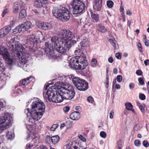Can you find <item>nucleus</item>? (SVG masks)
<instances>
[{
    "label": "nucleus",
    "mask_w": 149,
    "mask_h": 149,
    "mask_svg": "<svg viewBox=\"0 0 149 149\" xmlns=\"http://www.w3.org/2000/svg\"><path fill=\"white\" fill-rule=\"evenodd\" d=\"M12 118L8 113H5L0 117V130H3L10 126Z\"/></svg>",
    "instance_id": "obj_9"
},
{
    "label": "nucleus",
    "mask_w": 149,
    "mask_h": 149,
    "mask_svg": "<svg viewBox=\"0 0 149 149\" xmlns=\"http://www.w3.org/2000/svg\"><path fill=\"white\" fill-rule=\"evenodd\" d=\"M29 40L30 44L34 45L38 43L40 41V39L38 38L34 35L32 34L30 36Z\"/></svg>",
    "instance_id": "obj_17"
},
{
    "label": "nucleus",
    "mask_w": 149,
    "mask_h": 149,
    "mask_svg": "<svg viewBox=\"0 0 149 149\" xmlns=\"http://www.w3.org/2000/svg\"><path fill=\"white\" fill-rule=\"evenodd\" d=\"M91 17L92 19L95 22H98L99 20V15L92 12H91Z\"/></svg>",
    "instance_id": "obj_29"
},
{
    "label": "nucleus",
    "mask_w": 149,
    "mask_h": 149,
    "mask_svg": "<svg viewBox=\"0 0 149 149\" xmlns=\"http://www.w3.org/2000/svg\"><path fill=\"white\" fill-rule=\"evenodd\" d=\"M58 125L56 124H55L53 125L52 127L50 129V130L52 131H54L55 130V129L58 127Z\"/></svg>",
    "instance_id": "obj_45"
},
{
    "label": "nucleus",
    "mask_w": 149,
    "mask_h": 149,
    "mask_svg": "<svg viewBox=\"0 0 149 149\" xmlns=\"http://www.w3.org/2000/svg\"><path fill=\"white\" fill-rule=\"evenodd\" d=\"M59 137L58 135L52 136L51 142L54 144L57 143L59 141Z\"/></svg>",
    "instance_id": "obj_27"
},
{
    "label": "nucleus",
    "mask_w": 149,
    "mask_h": 149,
    "mask_svg": "<svg viewBox=\"0 0 149 149\" xmlns=\"http://www.w3.org/2000/svg\"><path fill=\"white\" fill-rule=\"evenodd\" d=\"M98 30L102 32H105L107 30L104 26L102 25H99L98 26Z\"/></svg>",
    "instance_id": "obj_34"
},
{
    "label": "nucleus",
    "mask_w": 149,
    "mask_h": 149,
    "mask_svg": "<svg viewBox=\"0 0 149 149\" xmlns=\"http://www.w3.org/2000/svg\"><path fill=\"white\" fill-rule=\"evenodd\" d=\"M24 30L23 29L22 25V24H19L15 28L13 29V33H20L21 32H24Z\"/></svg>",
    "instance_id": "obj_24"
},
{
    "label": "nucleus",
    "mask_w": 149,
    "mask_h": 149,
    "mask_svg": "<svg viewBox=\"0 0 149 149\" xmlns=\"http://www.w3.org/2000/svg\"><path fill=\"white\" fill-rule=\"evenodd\" d=\"M52 137L50 136H47L46 138V141L48 143H49L51 142Z\"/></svg>",
    "instance_id": "obj_40"
},
{
    "label": "nucleus",
    "mask_w": 149,
    "mask_h": 149,
    "mask_svg": "<svg viewBox=\"0 0 149 149\" xmlns=\"http://www.w3.org/2000/svg\"><path fill=\"white\" fill-rule=\"evenodd\" d=\"M78 137L82 141L85 142L86 141V139L81 135L79 134Z\"/></svg>",
    "instance_id": "obj_49"
},
{
    "label": "nucleus",
    "mask_w": 149,
    "mask_h": 149,
    "mask_svg": "<svg viewBox=\"0 0 149 149\" xmlns=\"http://www.w3.org/2000/svg\"><path fill=\"white\" fill-rule=\"evenodd\" d=\"M138 81L139 84L141 85H143L144 84V80L142 77H140L139 78Z\"/></svg>",
    "instance_id": "obj_43"
},
{
    "label": "nucleus",
    "mask_w": 149,
    "mask_h": 149,
    "mask_svg": "<svg viewBox=\"0 0 149 149\" xmlns=\"http://www.w3.org/2000/svg\"><path fill=\"white\" fill-rule=\"evenodd\" d=\"M57 88V87L55 85L49 87L44 97L47 100L54 102H62L64 99L63 94L60 92V90L58 91L55 90Z\"/></svg>",
    "instance_id": "obj_4"
},
{
    "label": "nucleus",
    "mask_w": 149,
    "mask_h": 149,
    "mask_svg": "<svg viewBox=\"0 0 149 149\" xmlns=\"http://www.w3.org/2000/svg\"><path fill=\"white\" fill-rule=\"evenodd\" d=\"M63 110L64 112H68L70 110V107L68 106L64 108Z\"/></svg>",
    "instance_id": "obj_56"
},
{
    "label": "nucleus",
    "mask_w": 149,
    "mask_h": 149,
    "mask_svg": "<svg viewBox=\"0 0 149 149\" xmlns=\"http://www.w3.org/2000/svg\"><path fill=\"white\" fill-rule=\"evenodd\" d=\"M97 61L95 59H93L91 62L92 66L93 67L97 65Z\"/></svg>",
    "instance_id": "obj_37"
},
{
    "label": "nucleus",
    "mask_w": 149,
    "mask_h": 149,
    "mask_svg": "<svg viewBox=\"0 0 149 149\" xmlns=\"http://www.w3.org/2000/svg\"><path fill=\"white\" fill-rule=\"evenodd\" d=\"M26 15V10L24 9H22L19 13V16L20 18H23Z\"/></svg>",
    "instance_id": "obj_31"
},
{
    "label": "nucleus",
    "mask_w": 149,
    "mask_h": 149,
    "mask_svg": "<svg viewBox=\"0 0 149 149\" xmlns=\"http://www.w3.org/2000/svg\"><path fill=\"white\" fill-rule=\"evenodd\" d=\"M24 3L22 2L21 1L19 2H15L14 3L13 6V12L15 14L17 13L19 10V6L21 5V6L23 7L24 6Z\"/></svg>",
    "instance_id": "obj_16"
},
{
    "label": "nucleus",
    "mask_w": 149,
    "mask_h": 149,
    "mask_svg": "<svg viewBox=\"0 0 149 149\" xmlns=\"http://www.w3.org/2000/svg\"><path fill=\"white\" fill-rule=\"evenodd\" d=\"M88 65V62H80L76 66L75 69L83 70L85 69Z\"/></svg>",
    "instance_id": "obj_18"
},
{
    "label": "nucleus",
    "mask_w": 149,
    "mask_h": 149,
    "mask_svg": "<svg viewBox=\"0 0 149 149\" xmlns=\"http://www.w3.org/2000/svg\"><path fill=\"white\" fill-rule=\"evenodd\" d=\"M102 0H95L93 3L94 10L98 11L100 10L102 6Z\"/></svg>",
    "instance_id": "obj_13"
},
{
    "label": "nucleus",
    "mask_w": 149,
    "mask_h": 149,
    "mask_svg": "<svg viewBox=\"0 0 149 149\" xmlns=\"http://www.w3.org/2000/svg\"><path fill=\"white\" fill-rule=\"evenodd\" d=\"M88 101L91 103H92L93 101V97L91 96H89L87 98Z\"/></svg>",
    "instance_id": "obj_52"
},
{
    "label": "nucleus",
    "mask_w": 149,
    "mask_h": 149,
    "mask_svg": "<svg viewBox=\"0 0 149 149\" xmlns=\"http://www.w3.org/2000/svg\"><path fill=\"white\" fill-rule=\"evenodd\" d=\"M45 106L40 100H38L33 102L31 105L30 111L29 108L25 110L27 113L28 124L26 125L27 128L29 130L31 126L35 124L42 117L45 110Z\"/></svg>",
    "instance_id": "obj_2"
},
{
    "label": "nucleus",
    "mask_w": 149,
    "mask_h": 149,
    "mask_svg": "<svg viewBox=\"0 0 149 149\" xmlns=\"http://www.w3.org/2000/svg\"><path fill=\"white\" fill-rule=\"evenodd\" d=\"M121 17L123 18V21L124 22H125V18L124 14H123V13L122 14H121Z\"/></svg>",
    "instance_id": "obj_60"
},
{
    "label": "nucleus",
    "mask_w": 149,
    "mask_h": 149,
    "mask_svg": "<svg viewBox=\"0 0 149 149\" xmlns=\"http://www.w3.org/2000/svg\"><path fill=\"white\" fill-rule=\"evenodd\" d=\"M60 92L63 94L65 99L70 100L74 98L75 92L73 88L71 86H67L62 87Z\"/></svg>",
    "instance_id": "obj_8"
},
{
    "label": "nucleus",
    "mask_w": 149,
    "mask_h": 149,
    "mask_svg": "<svg viewBox=\"0 0 149 149\" xmlns=\"http://www.w3.org/2000/svg\"><path fill=\"white\" fill-rule=\"evenodd\" d=\"M100 136L102 138H105L107 136V134L106 133L102 131L100 132Z\"/></svg>",
    "instance_id": "obj_46"
},
{
    "label": "nucleus",
    "mask_w": 149,
    "mask_h": 149,
    "mask_svg": "<svg viewBox=\"0 0 149 149\" xmlns=\"http://www.w3.org/2000/svg\"><path fill=\"white\" fill-rule=\"evenodd\" d=\"M116 57L117 58L120 59L121 58V55L119 53H117L116 54Z\"/></svg>",
    "instance_id": "obj_54"
},
{
    "label": "nucleus",
    "mask_w": 149,
    "mask_h": 149,
    "mask_svg": "<svg viewBox=\"0 0 149 149\" xmlns=\"http://www.w3.org/2000/svg\"><path fill=\"white\" fill-rule=\"evenodd\" d=\"M108 40L115 49L118 48L119 47L118 44L113 37H112V38L109 39Z\"/></svg>",
    "instance_id": "obj_23"
},
{
    "label": "nucleus",
    "mask_w": 149,
    "mask_h": 149,
    "mask_svg": "<svg viewBox=\"0 0 149 149\" xmlns=\"http://www.w3.org/2000/svg\"><path fill=\"white\" fill-rule=\"evenodd\" d=\"M134 145L136 146H139L141 145V142L138 140H135L134 142Z\"/></svg>",
    "instance_id": "obj_39"
},
{
    "label": "nucleus",
    "mask_w": 149,
    "mask_h": 149,
    "mask_svg": "<svg viewBox=\"0 0 149 149\" xmlns=\"http://www.w3.org/2000/svg\"><path fill=\"white\" fill-rule=\"evenodd\" d=\"M107 4L108 7L111 8H112L113 6V3L112 1L109 0L107 2Z\"/></svg>",
    "instance_id": "obj_35"
},
{
    "label": "nucleus",
    "mask_w": 149,
    "mask_h": 149,
    "mask_svg": "<svg viewBox=\"0 0 149 149\" xmlns=\"http://www.w3.org/2000/svg\"><path fill=\"white\" fill-rule=\"evenodd\" d=\"M7 46L9 50L14 52V54L18 53H20L21 55L26 56L24 48L18 41L11 39L8 42Z\"/></svg>",
    "instance_id": "obj_6"
},
{
    "label": "nucleus",
    "mask_w": 149,
    "mask_h": 149,
    "mask_svg": "<svg viewBox=\"0 0 149 149\" xmlns=\"http://www.w3.org/2000/svg\"><path fill=\"white\" fill-rule=\"evenodd\" d=\"M6 63L10 65H13L17 62H19L22 65L21 66L24 70L25 69L27 64V58L25 55H21L20 53L14 54V56H10L9 53L3 58Z\"/></svg>",
    "instance_id": "obj_3"
},
{
    "label": "nucleus",
    "mask_w": 149,
    "mask_h": 149,
    "mask_svg": "<svg viewBox=\"0 0 149 149\" xmlns=\"http://www.w3.org/2000/svg\"><path fill=\"white\" fill-rule=\"evenodd\" d=\"M82 54L80 56H77V58H78L79 63L80 62H88L86 56L84 54V53H81Z\"/></svg>",
    "instance_id": "obj_22"
},
{
    "label": "nucleus",
    "mask_w": 149,
    "mask_h": 149,
    "mask_svg": "<svg viewBox=\"0 0 149 149\" xmlns=\"http://www.w3.org/2000/svg\"><path fill=\"white\" fill-rule=\"evenodd\" d=\"M37 26L40 28L45 30L51 29L53 28V26L50 23H46L42 21H38L36 22Z\"/></svg>",
    "instance_id": "obj_12"
},
{
    "label": "nucleus",
    "mask_w": 149,
    "mask_h": 149,
    "mask_svg": "<svg viewBox=\"0 0 149 149\" xmlns=\"http://www.w3.org/2000/svg\"><path fill=\"white\" fill-rule=\"evenodd\" d=\"M78 60L77 56L71 58L70 61V65L72 68L75 69L78 64Z\"/></svg>",
    "instance_id": "obj_14"
},
{
    "label": "nucleus",
    "mask_w": 149,
    "mask_h": 149,
    "mask_svg": "<svg viewBox=\"0 0 149 149\" xmlns=\"http://www.w3.org/2000/svg\"><path fill=\"white\" fill-rule=\"evenodd\" d=\"M139 97L140 99L142 100H144L146 98L145 95L143 94H140L139 95Z\"/></svg>",
    "instance_id": "obj_47"
},
{
    "label": "nucleus",
    "mask_w": 149,
    "mask_h": 149,
    "mask_svg": "<svg viewBox=\"0 0 149 149\" xmlns=\"http://www.w3.org/2000/svg\"><path fill=\"white\" fill-rule=\"evenodd\" d=\"M142 144L143 146L146 148H147L149 146V143L146 140H144L143 141Z\"/></svg>",
    "instance_id": "obj_42"
},
{
    "label": "nucleus",
    "mask_w": 149,
    "mask_h": 149,
    "mask_svg": "<svg viewBox=\"0 0 149 149\" xmlns=\"http://www.w3.org/2000/svg\"><path fill=\"white\" fill-rule=\"evenodd\" d=\"M22 25L23 29L24 31L30 29L32 26L31 23L29 21H27L22 24Z\"/></svg>",
    "instance_id": "obj_20"
},
{
    "label": "nucleus",
    "mask_w": 149,
    "mask_h": 149,
    "mask_svg": "<svg viewBox=\"0 0 149 149\" xmlns=\"http://www.w3.org/2000/svg\"><path fill=\"white\" fill-rule=\"evenodd\" d=\"M89 42L87 39H84L80 43L79 46H81V47H87L89 46Z\"/></svg>",
    "instance_id": "obj_26"
},
{
    "label": "nucleus",
    "mask_w": 149,
    "mask_h": 149,
    "mask_svg": "<svg viewBox=\"0 0 149 149\" xmlns=\"http://www.w3.org/2000/svg\"><path fill=\"white\" fill-rule=\"evenodd\" d=\"M6 136L8 139H13L14 137V134L13 133L9 131L6 132Z\"/></svg>",
    "instance_id": "obj_30"
},
{
    "label": "nucleus",
    "mask_w": 149,
    "mask_h": 149,
    "mask_svg": "<svg viewBox=\"0 0 149 149\" xmlns=\"http://www.w3.org/2000/svg\"><path fill=\"white\" fill-rule=\"evenodd\" d=\"M108 61L109 63H112L113 61V60L112 57H109L108 58Z\"/></svg>",
    "instance_id": "obj_58"
},
{
    "label": "nucleus",
    "mask_w": 149,
    "mask_h": 149,
    "mask_svg": "<svg viewBox=\"0 0 149 149\" xmlns=\"http://www.w3.org/2000/svg\"><path fill=\"white\" fill-rule=\"evenodd\" d=\"M114 114V111H113L111 110L110 111L109 113V118L110 119H113V115Z\"/></svg>",
    "instance_id": "obj_48"
},
{
    "label": "nucleus",
    "mask_w": 149,
    "mask_h": 149,
    "mask_svg": "<svg viewBox=\"0 0 149 149\" xmlns=\"http://www.w3.org/2000/svg\"><path fill=\"white\" fill-rule=\"evenodd\" d=\"M31 78V77L26 79H24L22 81V84L24 85H27L30 82L29 79Z\"/></svg>",
    "instance_id": "obj_32"
},
{
    "label": "nucleus",
    "mask_w": 149,
    "mask_h": 149,
    "mask_svg": "<svg viewBox=\"0 0 149 149\" xmlns=\"http://www.w3.org/2000/svg\"><path fill=\"white\" fill-rule=\"evenodd\" d=\"M142 73V72L141 70H138L136 72V74L138 76L141 75Z\"/></svg>",
    "instance_id": "obj_51"
},
{
    "label": "nucleus",
    "mask_w": 149,
    "mask_h": 149,
    "mask_svg": "<svg viewBox=\"0 0 149 149\" xmlns=\"http://www.w3.org/2000/svg\"><path fill=\"white\" fill-rule=\"evenodd\" d=\"M123 79V77L121 75H118L116 77V79L118 82H121Z\"/></svg>",
    "instance_id": "obj_44"
},
{
    "label": "nucleus",
    "mask_w": 149,
    "mask_h": 149,
    "mask_svg": "<svg viewBox=\"0 0 149 149\" xmlns=\"http://www.w3.org/2000/svg\"><path fill=\"white\" fill-rule=\"evenodd\" d=\"M129 86L130 89H132L134 87L135 85L133 83H131L129 84Z\"/></svg>",
    "instance_id": "obj_53"
},
{
    "label": "nucleus",
    "mask_w": 149,
    "mask_h": 149,
    "mask_svg": "<svg viewBox=\"0 0 149 149\" xmlns=\"http://www.w3.org/2000/svg\"><path fill=\"white\" fill-rule=\"evenodd\" d=\"M52 13L54 16L63 22L67 21L70 17L69 10L64 7L58 9L54 8L52 10Z\"/></svg>",
    "instance_id": "obj_5"
},
{
    "label": "nucleus",
    "mask_w": 149,
    "mask_h": 149,
    "mask_svg": "<svg viewBox=\"0 0 149 149\" xmlns=\"http://www.w3.org/2000/svg\"><path fill=\"white\" fill-rule=\"evenodd\" d=\"M126 108L128 110H130L132 109V108L133 107V106L130 102L126 103L125 104Z\"/></svg>",
    "instance_id": "obj_33"
},
{
    "label": "nucleus",
    "mask_w": 149,
    "mask_h": 149,
    "mask_svg": "<svg viewBox=\"0 0 149 149\" xmlns=\"http://www.w3.org/2000/svg\"><path fill=\"white\" fill-rule=\"evenodd\" d=\"M74 85L78 90L84 91L88 88V84L86 81L78 77H75L72 79Z\"/></svg>",
    "instance_id": "obj_10"
},
{
    "label": "nucleus",
    "mask_w": 149,
    "mask_h": 149,
    "mask_svg": "<svg viewBox=\"0 0 149 149\" xmlns=\"http://www.w3.org/2000/svg\"><path fill=\"white\" fill-rule=\"evenodd\" d=\"M137 46L138 47V49L140 52H143V50L142 49L141 45L140 43H139L137 45Z\"/></svg>",
    "instance_id": "obj_50"
},
{
    "label": "nucleus",
    "mask_w": 149,
    "mask_h": 149,
    "mask_svg": "<svg viewBox=\"0 0 149 149\" xmlns=\"http://www.w3.org/2000/svg\"><path fill=\"white\" fill-rule=\"evenodd\" d=\"M122 146V141L120 139L117 141V149H121Z\"/></svg>",
    "instance_id": "obj_36"
},
{
    "label": "nucleus",
    "mask_w": 149,
    "mask_h": 149,
    "mask_svg": "<svg viewBox=\"0 0 149 149\" xmlns=\"http://www.w3.org/2000/svg\"><path fill=\"white\" fill-rule=\"evenodd\" d=\"M43 5H45V4L40 0H35L33 3V6L38 8L42 7Z\"/></svg>",
    "instance_id": "obj_21"
},
{
    "label": "nucleus",
    "mask_w": 149,
    "mask_h": 149,
    "mask_svg": "<svg viewBox=\"0 0 149 149\" xmlns=\"http://www.w3.org/2000/svg\"><path fill=\"white\" fill-rule=\"evenodd\" d=\"M10 12L8 8H6L5 9L2 13V16L3 17L5 15L9 13Z\"/></svg>",
    "instance_id": "obj_38"
},
{
    "label": "nucleus",
    "mask_w": 149,
    "mask_h": 149,
    "mask_svg": "<svg viewBox=\"0 0 149 149\" xmlns=\"http://www.w3.org/2000/svg\"><path fill=\"white\" fill-rule=\"evenodd\" d=\"M70 5L72 7L74 14L81 13L85 10V5L81 0H73Z\"/></svg>",
    "instance_id": "obj_7"
},
{
    "label": "nucleus",
    "mask_w": 149,
    "mask_h": 149,
    "mask_svg": "<svg viewBox=\"0 0 149 149\" xmlns=\"http://www.w3.org/2000/svg\"><path fill=\"white\" fill-rule=\"evenodd\" d=\"M9 53L7 49L2 46H0V55L5 57Z\"/></svg>",
    "instance_id": "obj_25"
},
{
    "label": "nucleus",
    "mask_w": 149,
    "mask_h": 149,
    "mask_svg": "<svg viewBox=\"0 0 149 149\" xmlns=\"http://www.w3.org/2000/svg\"><path fill=\"white\" fill-rule=\"evenodd\" d=\"M43 49L45 53L49 58H54L56 57V55L54 52L53 46L48 42H46L45 44V46Z\"/></svg>",
    "instance_id": "obj_11"
},
{
    "label": "nucleus",
    "mask_w": 149,
    "mask_h": 149,
    "mask_svg": "<svg viewBox=\"0 0 149 149\" xmlns=\"http://www.w3.org/2000/svg\"><path fill=\"white\" fill-rule=\"evenodd\" d=\"M69 145L68 144L64 146L63 148L67 149L68 148V149H72L71 148H69Z\"/></svg>",
    "instance_id": "obj_63"
},
{
    "label": "nucleus",
    "mask_w": 149,
    "mask_h": 149,
    "mask_svg": "<svg viewBox=\"0 0 149 149\" xmlns=\"http://www.w3.org/2000/svg\"><path fill=\"white\" fill-rule=\"evenodd\" d=\"M38 149H47V148L46 146H41Z\"/></svg>",
    "instance_id": "obj_64"
},
{
    "label": "nucleus",
    "mask_w": 149,
    "mask_h": 149,
    "mask_svg": "<svg viewBox=\"0 0 149 149\" xmlns=\"http://www.w3.org/2000/svg\"><path fill=\"white\" fill-rule=\"evenodd\" d=\"M11 27L6 26L2 28L0 30V38L4 37L7 35L11 30Z\"/></svg>",
    "instance_id": "obj_15"
},
{
    "label": "nucleus",
    "mask_w": 149,
    "mask_h": 149,
    "mask_svg": "<svg viewBox=\"0 0 149 149\" xmlns=\"http://www.w3.org/2000/svg\"><path fill=\"white\" fill-rule=\"evenodd\" d=\"M139 109H140V110L141 111V112L142 113H143L144 112V107L141 104L140 105H139Z\"/></svg>",
    "instance_id": "obj_55"
},
{
    "label": "nucleus",
    "mask_w": 149,
    "mask_h": 149,
    "mask_svg": "<svg viewBox=\"0 0 149 149\" xmlns=\"http://www.w3.org/2000/svg\"><path fill=\"white\" fill-rule=\"evenodd\" d=\"M59 37H53L50 40L52 45L59 53L63 54L68 51L78 41V37L69 30H61Z\"/></svg>",
    "instance_id": "obj_1"
},
{
    "label": "nucleus",
    "mask_w": 149,
    "mask_h": 149,
    "mask_svg": "<svg viewBox=\"0 0 149 149\" xmlns=\"http://www.w3.org/2000/svg\"><path fill=\"white\" fill-rule=\"evenodd\" d=\"M105 87L106 88H108L109 87V78L107 76V77H106V80L105 82Z\"/></svg>",
    "instance_id": "obj_41"
},
{
    "label": "nucleus",
    "mask_w": 149,
    "mask_h": 149,
    "mask_svg": "<svg viewBox=\"0 0 149 149\" xmlns=\"http://www.w3.org/2000/svg\"><path fill=\"white\" fill-rule=\"evenodd\" d=\"M81 50L80 49H78L75 50L74 53L76 54H77L78 53L81 52Z\"/></svg>",
    "instance_id": "obj_62"
},
{
    "label": "nucleus",
    "mask_w": 149,
    "mask_h": 149,
    "mask_svg": "<svg viewBox=\"0 0 149 149\" xmlns=\"http://www.w3.org/2000/svg\"><path fill=\"white\" fill-rule=\"evenodd\" d=\"M145 44L147 47L149 46V41L147 40H146L145 41Z\"/></svg>",
    "instance_id": "obj_57"
},
{
    "label": "nucleus",
    "mask_w": 149,
    "mask_h": 149,
    "mask_svg": "<svg viewBox=\"0 0 149 149\" xmlns=\"http://www.w3.org/2000/svg\"><path fill=\"white\" fill-rule=\"evenodd\" d=\"M144 63L145 65L147 66L148 65V64L149 63V60L146 59V60L144 61Z\"/></svg>",
    "instance_id": "obj_61"
},
{
    "label": "nucleus",
    "mask_w": 149,
    "mask_h": 149,
    "mask_svg": "<svg viewBox=\"0 0 149 149\" xmlns=\"http://www.w3.org/2000/svg\"><path fill=\"white\" fill-rule=\"evenodd\" d=\"M41 13L44 15L48 13L49 10V8L48 7L44 6V5L42 7H41Z\"/></svg>",
    "instance_id": "obj_28"
},
{
    "label": "nucleus",
    "mask_w": 149,
    "mask_h": 149,
    "mask_svg": "<svg viewBox=\"0 0 149 149\" xmlns=\"http://www.w3.org/2000/svg\"><path fill=\"white\" fill-rule=\"evenodd\" d=\"M124 8L122 6H121L120 7V12H121V14H122L123 13V14H124Z\"/></svg>",
    "instance_id": "obj_59"
},
{
    "label": "nucleus",
    "mask_w": 149,
    "mask_h": 149,
    "mask_svg": "<svg viewBox=\"0 0 149 149\" xmlns=\"http://www.w3.org/2000/svg\"><path fill=\"white\" fill-rule=\"evenodd\" d=\"M70 117L72 120H77L80 118V114L79 112L74 111L71 114Z\"/></svg>",
    "instance_id": "obj_19"
}]
</instances>
